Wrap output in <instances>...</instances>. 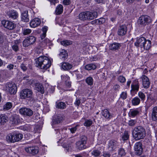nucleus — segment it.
Wrapping results in <instances>:
<instances>
[{
  "label": "nucleus",
  "instance_id": "f257e3e1",
  "mask_svg": "<svg viewBox=\"0 0 157 157\" xmlns=\"http://www.w3.org/2000/svg\"><path fill=\"white\" fill-rule=\"evenodd\" d=\"M36 66L41 69L46 70L51 65L50 60L47 57L40 56L35 59Z\"/></svg>",
  "mask_w": 157,
  "mask_h": 157
},
{
  "label": "nucleus",
  "instance_id": "f03ea898",
  "mask_svg": "<svg viewBox=\"0 0 157 157\" xmlns=\"http://www.w3.org/2000/svg\"><path fill=\"white\" fill-rule=\"evenodd\" d=\"M132 133L133 138L136 140H139L145 136L146 131L143 126H138L134 128Z\"/></svg>",
  "mask_w": 157,
  "mask_h": 157
},
{
  "label": "nucleus",
  "instance_id": "7ed1b4c3",
  "mask_svg": "<svg viewBox=\"0 0 157 157\" xmlns=\"http://www.w3.org/2000/svg\"><path fill=\"white\" fill-rule=\"evenodd\" d=\"M16 85L13 82H8L5 85L3 90L11 94H14L17 92Z\"/></svg>",
  "mask_w": 157,
  "mask_h": 157
},
{
  "label": "nucleus",
  "instance_id": "20e7f679",
  "mask_svg": "<svg viewBox=\"0 0 157 157\" xmlns=\"http://www.w3.org/2000/svg\"><path fill=\"white\" fill-rule=\"evenodd\" d=\"M23 137V135L21 133H10L6 136V140L9 142L14 143L20 140Z\"/></svg>",
  "mask_w": 157,
  "mask_h": 157
},
{
  "label": "nucleus",
  "instance_id": "39448f33",
  "mask_svg": "<svg viewBox=\"0 0 157 157\" xmlns=\"http://www.w3.org/2000/svg\"><path fill=\"white\" fill-rule=\"evenodd\" d=\"M152 20L149 16L147 15H143L140 17L138 20V22L140 25L145 26L150 23Z\"/></svg>",
  "mask_w": 157,
  "mask_h": 157
},
{
  "label": "nucleus",
  "instance_id": "423d86ee",
  "mask_svg": "<svg viewBox=\"0 0 157 157\" xmlns=\"http://www.w3.org/2000/svg\"><path fill=\"white\" fill-rule=\"evenodd\" d=\"M36 38L33 36H30L27 37L23 42V45L24 47H28L33 44L36 41Z\"/></svg>",
  "mask_w": 157,
  "mask_h": 157
},
{
  "label": "nucleus",
  "instance_id": "0eeeda50",
  "mask_svg": "<svg viewBox=\"0 0 157 157\" xmlns=\"http://www.w3.org/2000/svg\"><path fill=\"white\" fill-rule=\"evenodd\" d=\"M33 92L32 90L29 89L23 90L20 93V96L21 98L23 99L31 98Z\"/></svg>",
  "mask_w": 157,
  "mask_h": 157
},
{
  "label": "nucleus",
  "instance_id": "6e6552de",
  "mask_svg": "<svg viewBox=\"0 0 157 157\" xmlns=\"http://www.w3.org/2000/svg\"><path fill=\"white\" fill-rule=\"evenodd\" d=\"M19 111L21 114L26 117H30L33 114V112L31 109L26 107L21 108Z\"/></svg>",
  "mask_w": 157,
  "mask_h": 157
},
{
  "label": "nucleus",
  "instance_id": "1a4fd4ad",
  "mask_svg": "<svg viewBox=\"0 0 157 157\" xmlns=\"http://www.w3.org/2000/svg\"><path fill=\"white\" fill-rule=\"evenodd\" d=\"M2 24L5 28L10 30L13 29L15 27L14 23L8 20H3L2 21Z\"/></svg>",
  "mask_w": 157,
  "mask_h": 157
},
{
  "label": "nucleus",
  "instance_id": "9d476101",
  "mask_svg": "<svg viewBox=\"0 0 157 157\" xmlns=\"http://www.w3.org/2000/svg\"><path fill=\"white\" fill-rule=\"evenodd\" d=\"M134 149L136 153L138 155H141L143 152L142 144L140 142L136 143L134 146Z\"/></svg>",
  "mask_w": 157,
  "mask_h": 157
},
{
  "label": "nucleus",
  "instance_id": "9b49d317",
  "mask_svg": "<svg viewBox=\"0 0 157 157\" xmlns=\"http://www.w3.org/2000/svg\"><path fill=\"white\" fill-rule=\"evenodd\" d=\"M25 151L28 153L35 155L38 153L39 149L36 147H29L25 148Z\"/></svg>",
  "mask_w": 157,
  "mask_h": 157
},
{
  "label": "nucleus",
  "instance_id": "f8f14e48",
  "mask_svg": "<svg viewBox=\"0 0 157 157\" xmlns=\"http://www.w3.org/2000/svg\"><path fill=\"white\" fill-rule=\"evenodd\" d=\"M97 16L98 13L96 12H94L92 13L89 11L85 12L86 20H92L95 18Z\"/></svg>",
  "mask_w": 157,
  "mask_h": 157
},
{
  "label": "nucleus",
  "instance_id": "ddd939ff",
  "mask_svg": "<svg viewBox=\"0 0 157 157\" xmlns=\"http://www.w3.org/2000/svg\"><path fill=\"white\" fill-rule=\"evenodd\" d=\"M127 30V27L124 25L120 26L118 30L117 34L119 36H123L125 35Z\"/></svg>",
  "mask_w": 157,
  "mask_h": 157
},
{
  "label": "nucleus",
  "instance_id": "4468645a",
  "mask_svg": "<svg viewBox=\"0 0 157 157\" xmlns=\"http://www.w3.org/2000/svg\"><path fill=\"white\" fill-rule=\"evenodd\" d=\"M146 40V39L143 37L138 38L134 43L135 45L137 47H140L142 48Z\"/></svg>",
  "mask_w": 157,
  "mask_h": 157
},
{
  "label": "nucleus",
  "instance_id": "2eb2a0df",
  "mask_svg": "<svg viewBox=\"0 0 157 157\" xmlns=\"http://www.w3.org/2000/svg\"><path fill=\"white\" fill-rule=\"evenodd\" d=\"M141 78L142 80L143 85L144 87L145 88H148L150 84L148 78L145 75H143Z\"/></svg>",
  "mask_w": 157,
  "mask_h": 157
},
{
  "label": "nucleus",
  "instance_id": "dca6fc26",
  "mask_svg": "<svg viewBox=\"0 0 157 157\" xmlns=\"http://www.w3.org/2000/svg\"><path fill=\"white\" fill-rule=\"evenodd\" d=\"M7 14L9 18L13 19H16L18 17L17 13L14 10H11L8 11Z\"/></svg>",
  "mask_w": 157,
  "mask_h": 157
},
{
  "label": "nucleus",
  "instance_id": "f3484780",
  "mask_svg": "<svg viewBox=\"0 0 157 157\" xmlns=\"http://www.w3.org/2000/svg\"><path fill=\"white\" fill-rule=\"evenodd\" d=\"M40 20L38 18H35L32 20L30 23V26L31 27L35 28L39 26L40 24Z\"/></svg>",
  "mask_w": 157,
  "mask_h": 157
},
{
  "label": "nucleus",
  "instance_id": "a211bd4d",
  "mask_svg": "<svg viewBox=\"0 0 157 157\" xmlns=\"http://www.w3.org/2000/svg\"><path fill=\"white\" fill-rule=\"evenodd\" d=\"M63 118L61 116H57L55 117L52 120V125L54 128L55 125L56 124L61 123L62 120Z\"/></svg>",
  "mask_w": 157,
  "mask_h": 157
},
{
  "label": "nucleus",
  "instance_id": "6ab92c4d",
  "mask_svg": "<svg viewBox=\"0 0 157 157\" xmlns=\"http://www.w3.org/2000/svg\"><path fill=\"white\" fill-rule=\"evenodd\" d=\"M75 144L77 149L79 150H83L86 147V144L78 141Z\"/></svg>",
  "mask_w": 157,
  "mask_h": 157
},
{
  "label": "nucleus",
  "instance_id": "aec40b11",
  "mask_svg": "<svg viewBox=\"0 0 157 157\" xmlns=\"http://www.w3.org/2000/svg\"><path fill=\"white\" fill-rule=\"evenodd\" d=\"M117 141L114 140H111L108 144V148L110 151H113L116 148L117 144Z\"/></svg>",
  "mask_w": 157,
  "mask_h": 157
},
{
  "label": "nucleus",
  "instance_id": "412c9836",
  "mask_svg": "<svg viewBox=\"0 0 157 157\" xmlns=\"http://www.w3.org/2000/svg\"><path fill=\"white\" fill-rule=\"evenodd\" d=\"M121 47L120 43L115 42L110 45L109 49L112 51H116L119 49Z\"/></svg>",
  "mask_w": 157,
  "mask_h": 157
},
{
  "label": "nucleus",
  "instance_id": "4be33fe9",
  "mask_svg": "<svg viewBox=\"0 0 157 157\" xmlns=\"http://www.w3.org/2000/svg\"><path fill=\"white\" fill-rule=\"evenodd\" d=\"M131 87L132 91H138L139 88V84L138 81L134 80L131 85Z\"/></svg>",
  "mask_w": 157,
  "mask_h": 157
},
{
  "label": "nucleus",
  "instance_id": "5701e85b",
  "mask_svg": "<svg viewBox=\"0 0 157 157\" xmlns=\"http://www.w3.org/2000/svg\"><path fill=\"white\" fill-rule=\"evenodd\" d=\"M10 121L13 124H16L20 122L19 116L17 115L12 116L10 119Z\"/></svg>",
  "mask_w": 157,
  "mask_h": 157
},
{
  "label": "nucleus",
  "instance_id": "b1692460",
  "mask_svg": "<svg viewBox=\"0 0 157 157\" xmlns=\"http://www.w3.org/2000/svg\"><path fill=\"white\" fill-rule=\"evenodd\" d=\"M8 120V118L7 116L5 114H0V124L1 125H4Z\"/></svg>",
  "mask_w": 157,
  "mask_h": 157
},
{
  "label": "nucleus",
  "instance_id": "393cba45",
  "mask_svg": "<svg viewBox=\"0 0 157 157\" xmlns=\"http://www.w3.org/2000/svg\"><path fill=\"white\" fill-rule=\"evenodd\" d=\"M36 90L40 92L41 94H43L44 92V89L43 86L40 83H37L35 84Z\"/></svg>",
  "mask_w": 157,
  "mask_h": 157
},
{
  "label": "nucleus",
  "instance_id": "a878e982",
  "mask_svg": "<svg viewBox=\"0 0 157 157\" xmlns=\"http://www.w3.org/2000/svg\"><path fill=\"white\" fill-rule=\"evenodd\" d=\"M22 20L25 22L29 21V20L28 15V11L25 10L21 14Z\"/></svg>",
  "mask_w": 157,
  "mask_h": 157
},
{
  "label": "nucleus",
  "instance_id": "bb28decb",
  "mask_svg": "<svg viewBox=\"0 0 157 157\" xmlns=\"http://www.w3.org/2000/svg\"><path fill=\"white\" fill-rule=\"evenodd\" d=\"M62 68L64 70H68L72 67V65L68 63L63 62L62 64Z\"/></svg>",
  "mask_w": 157,
  "mask_h": 157
},
{
  "label": "nucleus",
  "instance_id": "cd10ccee",
  "mask_svg": "<svg viewBox=\"0 0 157 157\" xmlns=\"http://www.w3.org/2000/svg\"><path fill=\"white\" fill-rule=\"evenodd\" d=\"M102 116L105 117L106 119L109 120L112 117L109 111L107 109H105L102 112Z\"/></svg>",
  "mask_w": 157,
  "mask_h": 157
},
{
  "label": "nucleus",
  "instance_id": "c85d7f7f",
  "mask_svg": "<svg viewBox=\"0 0 157 157\" xmlns=\"http://www.w3.org/2000/svg\"><path fill=\"white\" fill-rule=\"evenodd\" d=\"M61 59L63 60H65L67 58L68 56V54L66 51L64 49H62L60 51V53L59 54Z\"/></svg>",
  "mask_w": 157,
  "mask_h": 157
},
{
  "label": "nucleus",
  "instance_id": "c756f323",
  "mask_svg": "<svg viewBox=\"0 0 157 157\" xmlns=\"http://www.w3.org/2000/svg\"><path fill=\"white\" fill-rule=\"evenodd\" d=\"M151 116L153 121L157 120V106H155L153 108Z\"/></svg>",
  "mask_w": 157,
  "mask_h": 157
},
{
  "label": "nucleus",
  "instance_id": "7c9ffc66",
  "mask_svg": "<svg viewBox=\"0 0 157 157\" xmlns=\"http://www.w3.org/2000/svg\"><path fill=\"white\" fill-rule=\"evenodd\" d=\"M56 107L57 108L63 109L66 107V105L64 102H56Z\"/></svg>",
  "mask_w": 157,
  "mask_h": 157
},
{
  "label": "nucleus",
  "instance_id": "2f4dec72",
  "mask_svg": "<svg viewBox=\"0 0 157 157\" xmlns=\"http://www.w3.org/2000/svg\"><path fill=\"white\" fill-rule=\"evenodd\" d=\"M151 46V42L149 40H146L145 42L144 46H142L144 49L146 50H149Z\"/></svg>",
  "mask_w": 157,
  "mask_h": 157
},
{
  "label": "nucleus",
  "instance_id": "473e14b6",
  "mask_svg": "<svg viewBox=\"0 0 157 157\" xmlns=\"http://www.w3.org/2000/svg\"><path fill=\"white\" fill-rule=\"evenodd\" d=\"M63 7L61 4L59 5L56 7V13L57 15L62 13L63 11Z\"/></svg>",
  "mask_w": 157,
  "mask_h": 157
},
{
  "label": "nucleus",
  "instance_id": "72a5a7b5",
  "mask_svg": "<svg viewBox=\"0 0 157 157\" xmlns=\"http://www.w3.org/2000/svg\"><path fill=\"white\" fill-rule=\"evenodd\" d=\"M19 44V42L17 40L14 41V43L12 45L13 49L16 52L17 51L19 50L18 45Z\"/></svg>",
  "mask_w": 157,
  "mask_h": 157
},
{
  "label": "nucleus",
  "instance_id": "f704fd0d",
  "mask_svg": "<svg viewBox=\"0 0 157 157\" xmlns=\"http://www.w3.org/2000/svg\"><path fill=\"white\" fill-rule=\"evenodd\" d=\"M96 68V66L95 65L91 63L86 65L85 69L87 70H90L92 69L94 70Z\"/></svg>",
  "mask_w": 157,
  "mask_h": 157
},
{
  "label": "nucleus",
  "instance_id": "c9c22d12",
  "mask_svg": "<svg viewBox=\"0 0 157 157\" xmlns=\"http://www.w3.org/2000/svg\"><path fill=\"white\" fill-rule=\"evenodd\" d=\"M139 112L137 110H131L128 113L129 117H134L138 114Z\"/></svg>",
  "mask_w": 157,
  "mask_h": 157
},
{
  "label": "nucleus",
  "instance_id": "e433bc0d",
  "mask_svg": "<svg viewBox=\"0 0 157 157\" xmlns=\"http://www.w3.org/2000/svg\"><path fill=\"white\" fill-rule=\"evenodd\" d=\"M129 138V135H128V132L127 131H125L122 134L121 139L123 141L127 140Z\"/></svg>",
  "mask_w": 157,
  "mask_h": 157
},
{
  "label": "nucleus",
  "instance_id": "4c0bfd02",
  "mask_svg": "<svg viewBox=\"0 0 157 157\" xmlns=\"http://www.w3.org/2000/svg\"><path fill=\"white\" fill-rule=\"evenodd\" d=\"M140 99L137 97L134 98L132 101V104L134 105H138L140 103Z\"/></svg>",
  "mask_w": 157,
  "mask_h": 157
},
{
  "label": "nucleus",
  "instance_id": "58836bf2",
  "mask_svg": "<svg viewBox=\"0 0 157 157\" xmlns=\"http://www.w3.org/2000/svg\"><path fill=\"white\" fill-rule=\"evenodd\" d=\"M12 106V104L10 102H7L3 106V109L4 110H8L11 108Z\"/></svg>",
  "mask_w": 157,
  "mask_h": 157
},
{
  "label": "nucleus",
  "instance_id": "ea45409f",
  "mask_svg": "<svg viewBox=\"0 0 157 157\" xmlns=\"http://www.w3.org/2000/svg\"><path fill=\"white\" fill-rule=\"evenodd\" d=\"M93 78L91 76H89L86 78V82L88 85L91 86L93 84Z\"/></svg>",
  "mask_w": 157,
  "mask_h": 157
},
{
  "label": "nucleus",
  "instance_id": "a19ab883",
  "mask_svg": "<svg viewBox=\"0 0 157 157\" xmlns=\"http://www.w3.org/2000/svg\"><path fill=\"white\" fill-rule=\"evenodd\" d=\"M60 44L61 45L66 46L68 45L71 44H72V42L71 41L68 40H65L61 41Z\"/></svg>",
  "mask_w": 157,
  "mask_h": 157
},
{
  "label": "nucleus",
  "instance_id": "79ce46f5",
  "mask_svg": "<svg viewBox=\"0 0 157 157\" xmlns=\"http://www.w3.org/2000/svg\"><path fill=\"white\" fill-rule=\"evenodd\" d=\"M78 18L80 20H86L85 12L80 13L78 15Z\"/></svg>",
  "mask_w": 157,
  "mask_h": 157
},
{
  "label": "nucleus",
  "instance_id": "37998d69",
  "mask_svg": "<svg viewBox=\"0 0 157 157\" xmlns=\"http://www.w3.org/2000/svg\"><path fill=\"white\" fill-rule=\"evenodd\" d=\"M87 140V138L86 136L85 135H82L80 136L79 141L81 142H84L86 144Z\"/></svg>",
  "mask_w": 157,
  "mask_h": 157
},
{
  "label": "nucleus",
  "instance_id": "c03bdc74",
  "mask_svg": "<svg viewBox=\"0 0 157 157\" xmlns=\"http://www.w3.org/2000/svg\"><path fill=\"white\" fill-rule=\"evenodd\" d=\"M101 152L98 150H94L91 153L95 157H98L101 154Z\"/></svg>",
  "mask_w": 157,
  "mask_h": 157
},
{
  "label": "nucleus",
  "instance_id": "a18cd8bd",
  "mask_svg": "<svg viewBox=\"0 0 157 157\" xmlns=\"http://www.w3.org/2000/svg\"><path fill=\"white\" fill-rule=\"evenodd\" d=\"M138 96L141 100L144 101L145 99V96L144 94L141 91H139L138 93Z\"/></svg>",
  "mask_w": 157,
  "mask_h": 157
},
{
  "label": "nucleus",
  "instance_id": "49530a36",
  "mask_svg": "<svg viewBox=\"0 0 157 157\" xmlns=\"http://www.w3.org/2000/svg\"><path fill=\"white\" fill-rule=\"evenodd\" d=\"M92 121L90 120H86L84 124V125L87 127L90 126L92 124Z\"/></svg>",
  "mask_w": 157,
  "mask_h": 157
},
{
  "label": "nucleus",
  "instance_id": "de8ad7c7",
  "mask_svg": "<svg viewBox=\"0 0 157 157\" xmlns=\"http://www.w3.org/2000/svg\"><path fill=\"white\" fill-rule=\"evenodd\" d=\"M127 93L126 92H122L120 95V98L123 100L125 99L127 97Z\"/></svg>",
  "mask_w": 157,
  "mask_h": 157
},
{
  "label": "nucleus",
  "instance_id": "09e8293b",
  "mask_svg": "<svg viewBox=\"0 0 157 157\" xmlns=\"http://www.w3.org/2000/svg\"><path fill=\"white\" fill-rule=\"evenodd\" d=\"M118 154L121 156H124L126 154V153L124 149L122 148H120L119 150Z\"/></svg>",
  "mask_w": 157,
  "mask_h": 157
},
{
  "label": "nucleus",
  "instance_id": "8fccbe9b",
  "mask_svg": "<svg viewBox=\"0 0 157 157\" xmlns=\"http://www.w3.org/2000/svg\"><path fill=\"white\" fill-rule=\"evenodd\" d=\"M118 80L121 83H124L125 82L126 79L124 76L121 75L118 77Z\"/></svg>",
  "mask_w": 157,
  "mask_h": 157
},
{
  "label": "nucleus",
  "instance_id": "3c124183",
  "mask_svg": "<svg viewBox=\"0 0 157 157\" xmlns=\"http://www.w3.org/2000/svg\"><path fill=\"white\" fill-rule=\"evenodd\" d=\"M95 21L96 23L101 24L105 21V19L103 18H100L99 19L96 20Z\"/></svg>",
  "mask_w": 157,
  "mask_h": 157
},
{
  "label": "nucleus",
  "instance_id": "603ef678",
  "mask_svg": "<svg viewBox=\"0 0 157 157\" xmlns=\"http://www.w3.org/2000/svg\"><path fill=\"white\" fill-rule=\"evenodd\" d=\"M136 123V121L135 120H131L129 121L128 125L131 126H134Z\"/></svg>",
  "mask_w": 157,
  "mask_h": 157
},
{
  "label": "nucleus",
  "instance_id": "864d4df0",
  "mask_svg": "<svg viewBox=\"0 0 157 157\" xmlns=\"http://www.w3.org/2000/svg\"><path fill=\"white\" fill-rule=\"evenodd\" d=\"M31 32V30L29 29H24L23 31V34L24 35H26L30 34Z\"/></svg>",
  "mask_w": 157,
  "mask_h": 157
},
{
  "label": "nucleus",
  "instance_id": "5fc2aeb1",
  "mask_svg": "<svg viewBox=\"0 0 157 157\" xmlns=\"http://www.w3.org/2000/svg\"><path fill=\"white\" fill-rule=\"evenodd\" d=\"M61 78L62 79L66 82L69 80L70 79L69 77L67 75H62Z\"/></svg>",
  "mask_w": 157,
  "mask_h": 157
},
{
  "label": "nucleus",
  "instance_id": "6e6d98bb",
  "mask_svg": "<svg viewBox=\"0 0 157 157\" xmlns=\"http://www.w3.org/2000/svg\"><path fill=\"white\" fill-rule=\"evenodd\" d=\"M78 125H76L75 127L74 128H69V129L70 130L71 132L72 133H74L76 131L77 128V127L79 126Z\"/></svg>",
  "mask_w": 157,
  "mask_h": 157
},
{
  "label": "nucleus",
  "instance_id": "4d7b16f0",
  "mask_svg": "<svg viewBox=\"0 0 157 157\" xmlns=\"http://www.w3.org/2000/svg\"><path fill=\"white\" fill-rule=\"evenodd\" d=\"M39 45L41 47H44L47 46V44H46L45 42H44V40H43L40 41V42L39 44Z\"/></svg>",
  "mask_w": 157,
  "mask_h": 157
},
{
  "label": "nucleus",
  "instance_id": "13d9d810",
  "mask_svg": "<svg viewBox=\"0 0 157 157\" xmlns=\"http://www.w3.org/2000/svg\"><path fill=\"white\" fill-rule=\"evenodd\" d=\"M44 42H45L46 44H47V45L50 46L52 44V43L50 40L47 38L45 39L44 40Z\"/></svg>",
  "mask_w": 157,
  "mask_h": 157
},
{
  "label": "nucleus",
  "instance_id": "bf43d9fd",
  "mask_svg": "<svg viewBox=\"0 0 157 157\" xmlns=\"http://www.w3.org/2000/svg\"><path fill=\"white\" fill-rule=\"evenodd\" d=\"M81 103L80 100L78 98H76V100L74 103L75 105L76 106H78Z\"/></svg>",
  "mask_w": 157,
  "mask_h": 157
},
{
  "label": "nucleus",
  "instance_id": "052dcab7",
  "mask_svg": "<svg viewBox=\"0 0 157 157\" xmlns=\"http://www.w3.org/2000/svg\"><path fill=\"white\" fill-rule=\"evenodd\" d=\"M63 4L65 5H68L71 3L70 0H63Z\"/></svg>",
  "mask_w": 157,
  "mask_h": 157
},
{
  "label": "nucleus",
  "instance_id": "680f3d73",
  "mask_svg": "<svg viewBox=\"0 0 157 157\" xmlns=\"http://www.w3.org/2000/svg\"><path fill=\"white\" fill-rule=\"evenodd\" d=\"M20 67L21 69L24 71H26L27 69V67L24 64L22 63L21 64Z\"/></svg>",
  "mask_w": 157,
  "mask_h": 157
},
{
  "label": "nucleus",
  "instance_id": "e2e57ef3",
  "mask_svg": "<svg viewBox=\"0 0 157 157\" xmlns=\"http://www.w3.org/2000/svg\"><path fill=\"white\" fill-rule=\"evenodd\" d=\"M41 129V128H40L39 126L37 125L34 128L35 133L36 132H38Z\"/></svg>",
  "mask_w": 157,
  "mask_h": 157
},
{
  "label": "nucleus",
  "instance_id": "0e129e2a",
  "mask_svg": "<svg viewBox=\"0 0 157 157\" xmlns=\"http://www.w3.org/2000/svg\"><path fill=\"white\" fill-rule=\"evenodd\" d=\"M14 67V65L13 64H10L7 66V68L9 70H11L13 69Z\"/></svg>",
  "mask_w": 157,
  "mask_h": 157
},
{
  "label": "nucleus",
  "instance_id": "69168bd1",
  "mask_svg": "<svg viewBox=\"0 0 157 157\" xmlns=\"http://www.w3.org/2000/svg\"><path fill=\"white\" fill-rule=\"evenodd\" d=\"M103 156L104 157H110V154L108 152H105L103 153Z\"/></svg>",
  "mask_w": 157,
  "mask_h": 157
},
{
  "label": "nucleus",
  "instance_id": "338daca9",
  "mask_svg": "<svg viewBox=\"0 0 157 157\" xmlns=\"http://www.w3.org/2000/svg\"><path fill=\"white\" fill-rule=\"evenodd\" d=\"M49 1L51 4H54L55 5V4L58 2L57 0H48Z\"/></svg>",
  "mask_w": 157,
  "mask_h": 157
},
{
  "label": "nucleus",
  "instance_id": "774afa93",
  "mask_svg": "<svg viewBox=\"0 0 157 157\" xmlns=\"http://www.w3.org/2000/svg\"><path fill=\"white\" fill-rule=\"evenodd\" d=\"M47 27L46 26H44L43 27L42 30L43 31V33H45L46 34V33L47 32Z\"/></svg>",
  "mask_w": 157,
  "mask_h": 157
}]
</instances>
